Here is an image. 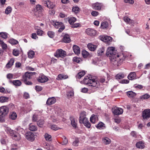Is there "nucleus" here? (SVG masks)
Listing matches in <instances>:
<instances>
[{
	"instance_id": "f257e3e1",
	"label": "nucleus",
	"mask_w": 150,
	"mask_h": 150,
	"mask_svg": "<svg viewBox=\"0 0 150 150\" xmlns=\"http://www.w3.org/2000/svg\"><path fill=\"white\" fill-rule=\"evenodd\" d=\"M106 55L110 57L112 63L115 65L118 66L125 59V57H122V56H119L116 54V51L113 47H109L107 50Z\"/></svg>"
},
{
	"instance_id": "f03ea898",
	"label": "nucleus",
	"mask_w": 150,
	"mask_h": 150,
	"mask_svg": "<svg viewBox=\"0 0 150 150\" xmlns=\"http://www.w3.org/2000/svg\"><path fill=\"white\" fill-rule=\"evenodd\" d=\"M83 82L84 84L88 85L89 89L91 90L92 92L95 91L99 86L98 82L94 79H90L88 76H86L84 78Z\"/></svg>"
},
{
	"instance_id": "7ed1b4c3",
	"label": "nucleus",
	"mask_w": 150,
	"mask_h": 150,
	"mask_svg": "<svg viewBox=\"0 0 150 150\" xmlns=\"http://www.w3.org/2000/svg\"><path fill=\"white\" fill-rule=\"evenodd\" d=\"M8 109L6 106H3L0 108V122L4 121L5 117L8 113Z\"/></svg>"
},
{
	"instance_id": "20e7f679",
	"label": "nucleus",
	"mask_w": 150,
	"mask_h": 150,
	"mask_svg": "<svg viewBox=\"0 0 150 150\" xmlns=\"http://www.w3.org/2000/svg\"><path fill=\"white\" fill-rule=\"evenodd\" d=\"M66 52L62 49L58 50L54 54L55 56L57 57H61L63 58L66 56Z\"/></svg>"
},
{
	"instance_id": "39448f33",
	"label": "nucleus",
	"mask_w": 150,
	"mask_h": 150,
	"mask_svg": "<svg viewBox=\"0 0 150 150\" xmlns=\"http://www.w3.org/2000/svg\"><path fill=\"white\" fill-rule=\"evenodd\" d=\"M42 10V8L40 5H37L34 9L35 15L37 17H40Z\"/></svg>"
},
{
	"instance_id": "423d86ee",
	"label": "nucleus",
	"mask_w": 150,
	"mask_h": 150,
	"mask_svg": "<svg viewBox=\"0 0 150 150\" xmlns=\"http://www.w3.org/2000/svg\"><path fill=\"white\" fill-rule=\"evenodd\" d=\"M35 73L27 72L25 73L24 75L23 76L22 80L23 81H26L32 78V76L34 75Z\"/></svg>"
},
{
	"instance_id": "0eeeda50",
	"label": "nucleus",
	"mask_w": 150,
	"mask_h": 150,
	"mask_svg": "<svg viewBox=\"0 0 150 150\" xmlns=\"http://www.w3.org/2000/svg\"><path fill=\"white\" fill-rule=\"evenodd\" d=\"M42 1L44 5L49 8L52 9L55 7V5L48 0H42Z\"/></svg>"
},
{
	"instance_id": "6e6552de",
	"label": "nucleus",
	"mask_w": 150,
	"mask_h": 150,
	"mask_svg": "<svg viewBox=\"0 0 150 150\" xmlns=\"http://www.w3.org/2000/svg\"><path fill=\"white\" fill-rule=\"evenodd\" d=\"M48 80L47 77L42 74H40L37 79L39 82L42 83L47 81Z\"/></svg>"
},
{
	"instance_id": "1a4fd4ad",
	"label": "nucleus",
	"mask_w": 150,
	"mask_h": 150,
	"mask_svg": "<svg viewBox=\"0 0 150 150\" xmlns=\"http://www.w3.org/2000/svg\"><path fill=\"white\" fill-rule=\"evenodd\" d=\"M25 137L28 140L33 141L34 140L35 138L34 134L31 132H28L25 134Z\"/></svg>"
},
{
	"instance_id": "9d476101",
	"label": "nucleus",
	"mask_w": 150,
	"mask_h": 150,
	"mask_svg": "<svg viewBox=\"0 0 150 150\" xmlns=\"http://www.w3.org/2000/svg\"><path fill=\"white\" fill-rule=\"evenodd\" d=\"M102 4L100 3L97 2L92 4V8L95 10H100L102 7Z\"/></svg>"
},
{
	"instance_id": "9b49d317",
	"label": "nucleus",
	"mask_w": 150,
	"mask_h": 150,
	"mask_svg": "<svg viewBox=\"0 0 150 150\" xmlns=\"http://www.w3.org/2000/svg\"><path fill=\"white\" fill-rule=\"evenodd\" d=\"M142 117L144 119H147L150 117V109H146L143 112Z\"/></svg>"
},
{
	"instance_id": "f8f14e48",
	"label": "nucleus",
	"mask_w": 150,
	"mask_h": 150,
	"mask_svg": "<svg viewBox=\"0 0 150 150\" xmlns=\"http://www.w3.org/2000/svg\"><path fill=\"white\" fill-rule=\"evenodd\" d=\"M112 111L114 114L119 115L123 113V110L121 108L116 107L112 109Z\"/></svg>"
},
{
	"instance_id": "ddd939ff",
	"label": "nucleus",
	"mask_w": 150,
	"mask_h": 150,
	"mask_svg": "<svg viewBox=\"0 0 150 150\" xmlns=\"http://www.w3.org/2000/svg\"><path fill=\"white\" fill-rule=\"evenodd\" d=\"M87 119H88L86 117V112L84 111L82 112L80 115L79 122L81 123L84 120Z\"/></svg>"
},
{
	"instance_id": "4468645a",
	"label": "nucleus",
	"mask_w": 150,
	"mask_h": 150,
	"mask_svg": "<svg viewBox=\"0 0 150 150\" xmlns=\"http://www.w3.org/2000/svg\"><path fill=\"white\" fill-rule=\"evenodd\" d=\"M86 32L88 35L91 36H95L96 33V30L90 28H88L86 30Z\"/></svg>"
},
{
	"instance_id": "2eb2a0df",
	"label": "nucleus",
	"mask_w": 150,
	"mask_h": 150,
	"mask_svg": "<svg viewBox=\"0 0 150 150\" xmlns=\"http://www.w3.org/2000/svg\"><path fill=\"white\" fill-rule=\"evenodd\" d=\"M70 119L72 126L74 128H76L77 127V120L72 116L70 117Z\"/></svg>"
},
{
	"instance_id": "dca6fc26",
	"label": "nucleus",
	"mask_w": 150,
	"mask_h": 150,
	"mask_svg": "<svg viewBox=\"0 0 150 150\" xmlns=\"http://www.w3.org/2000/svg\"><path fill=\"white\" fill-rule=\"evenodd\" d=\"M56 101V98L54 97L49 98L46 101V104L48 105H50L54 104Z\"/></svg>"
},
{
	"instance_id": "f3484780",
	"label": "nucleus",
	"mask_w": 150,
	"mask_h": 150,
	"mask_svg": "<svg viewBox=\"0 0 150 150\" xmlns=\"http://www.w3.org/2000/svg\"><path fill=\"white\" fill-rule=\"evenodd\" d=\"M98 121V116L96 115H92L90 118V122L93 124H95Z\"/></svg>"
},
{
	"instance_id": "a211bd4d",
	"label": "nucleus",
	"mask_w": 150,
	"mask_h": 150,
	"mask_svg": "<svg viewBox=\"0 0 150 150\" xmlns=\"http://www.w3.org/2000/svg\"><path fill=\"white\" fill-rule=\"evenodd\" d=\"M136 75L135 72H130L128 75L127 78L129 80H133L137 79Z\"/></svg>"
},
{
	"instance_id": "6ab92c4d",
	"label": "nucleus",
	"mask_w": 150,
	"mask_h": 150,
	"mask_svg": "<svg viewBox=\"0 0 150 150\" xmlns=\"http://www.w3.org/2000/svg\"><path fill=\"white\" fill-rule=\"evenodd\" d=\"M74 51L75 53L79 55L80 53V49L78 46L76 45H74L73 47Z\"/></svg>"
},
{
	"instance_id": "aec40b11",
	"label": "nucleus",
	"mask_w": 150,
	"mask_h": 150,
	"mask_svg": "<svg viewBox=\"0 0 150 150\" xmlns=\"http://www.w3.org/2000/svg\"><path fill=\"white\" fill-rule=\"evenodd\" d=\"M112 38L109 36H104L102 37V40L105 42H108L109 41H111L112 40Z\"/></svg>"
},
{
	"instance_id": "412c9836",
	"label": "nucleus",
	"mask_w": 150,
	"mask_h": 150,
	"mask_svg": "<svg viewBox=\"0 0 150 150\" xmlns=\"http://www.w3.org/2000/svg\"><path fill=\"white\" fill-rule=\"evenodd\" d=\"M12 138L14 140L16 141H18L21 139V136L20 134L18 132H16L12 136Z\"/></svg>"
},
{
	"instance_id": "4be33fe9",
	"label": "nucleus",
	"mask_w": 150,
	"mask_h": 150,
	"mask_svg": "<svg viewBox=\"0 0 150 150\" xmlns=\"http://www.w3.org/2000/svg\"><path fill=\"white\" fill-rule=\"evenodd\" d=\"M5 130L7 133L9 134L11 136H12L16 132L12 130L9 127H7L5 129Z\"/></svg>"
},
{
	"instance_id": "5701e85b",
	"label": "nucleus",
	"mask_w": 150,
	"mask_h": 150,
	"mask_svg": "<svg viewBox=\"0 0 150 150\" xmlns=\"http://www.w3.org/2000/svg\"><path fill=\"white\" fill-rule=\"evenodd\" d=\"M88 49L91 51H94L96 49L97 47L96 45H94L91 43H89L87 45Z\"/></svg>"
},
{
	"instance_id": "b1692460",
	"label": "nucleus",
	"mask_w": 150,
	"mask_h": 150,
	"mask_svg": "<svg viewBox=\"0 0 150 150\" xmlns=\"http://www.w3.org/2000/svg\"><path fill=\"white\" fill-rule=\"evenodd\" d=\"M17 117V115L15 112H11L10 113L9 118L12 120H15Z\"/></svg>"
},
{
	"instance_id": "393cba45",
	"label": "nucleus",
	"mask_w": 150,
	"mask_h": 150,
	"mask_svg": "<svg viewBox=\"0 0 150 150\" xmlns=\"http://www.w3.org/2000/svg\"><path fill=\"white\" fill-rule=\"evenodd\" d=\"M71 39L69 35L67 34H65L63 38V41L66 43H69L70 42Z\"/></svg>"
},
{
	"instance_id": "a878e982",
	"label": "nucleus",
	"mask_w": 150,
	"mask_h": 150,
	"mask_svg": "<svg viewBox=\"0 0 150 150\" xmlns=\"http://www.w3.org/2000/svg\"><path fill=\"white\" fill-rule=\"evenodd\" d=\"M82 123L84 124L85 126L88 128H91V125L88 119L86 120L85 121L84 120L83 122H82Z\"/></svg>"
},
{
	"instance_id": "bb28decb",
	"label": "nucleus",
	"mask_w": 150,
	"mask_h": 150,
	"mask_svg": "<svg viewBox=\"0 0 150 150\" xmlns=\"http://www.w3.org/2000/svg\"><path fill=\"white\" fill-rule=\"evenodd\" d=\"M136 146L138 148L141 149H143L144 147V143L141 141L137 142L136 144Z\"/></svg>"
},
{
	"instance_id": "cd10ccee",
	"label": "nucleus",
	"mask_w": 150,
	"mask_h": 150,
	"mask_svg": "<svg viewBox=\"0 0 150 150\" xmlns=\"http://www.w3.org/2000/svg\"><path fill=\"white\" fill-rule=\"evenodd\" d=\"M104 49L102 47L99 49L97 52V54L98 56H101L104 53Z\"/></svg>"
},
{
	"instance_id": "c85d7f7f",
	"label": "nucleus",
	"mask_w": 150,
	"mask_h": 150,
	"mask_svg": "<svg viewBox=\"0 0 150 150\" xmlns=\"http://www.w3.org/2000/svg\"><path fill=\"white\" fill-rule=\"evenodd\" d=\"M127 95L129 98H133L135 96L136 94L132 91H129L127 93Z\"/></svg>"
},
{
	"instance_id": "c756f323",
	"label": "nucleus",
	"mask_w": 150,
	"mask_h": 150,
	"mask_svg": "<svg viewBox=\"0 0 150 150\" xmlns=\"http://www.w3.org/2000/svg\"><path fill=\"white\" fill-rule=\"evenodd\" d=\"M76 19L74 17L68 18V21L69 23L72 25L76 21Z\"/></svg>"
},
{
	"instance_id": "7c9ffc66",
	"label": "nucleus",
	"mask_w": 150,
	"mask_h": 150,
	"mask_svg": "<svg viewBox=\"0 0 150 150\" xmlns=\"http://www.w3.org/2000/svg\"><path fill=\"white\" fill-rule=\"evenodd\" d=\"M85 74L84 71H82L79 72L76 76V79H80Z\"/></svg>"
},
{
	"instance_id": "2f4dec72",
	"label": "nucleus",
	"mask_w": 150,
	"mask_h": 150,
	"mask_svg": "<svg viewBox=\"0 0 150 150\" xmlns=\"http://www.w3.org/2000/svg\"><path fill=\"white\" fill-rule=\"evenodd\" d=\"M14 59H10L9 62L6 65V67L8 68H10L13 64Z\"/></svg>"
},
{
	"instance_id": "473e14b6",
	"label": "nucleus",
	"mask_w": 150,
	"mask_h": 150,
	"mask_svg": "<svg viewBox=\"0 0 150 150\" xmlns=\"http://www.w3.org/2000/svg\"><path fill=\"white\" fill-rule=\"evenodd\" d=\"M104 124L102 122H99L98 124L96 125V127L99 129H102L104 128Z\"/></svg>"
},
{
	"instance_id": "72a5a7b5",
	"label": "nucleus",
	"mask_w": 150,
	"mask_h": 150,
	"mask_svg": "<svg viewBox=\"0 0 150 150\" xmlns=\"http://www.w3.org/2000/svg\"><path fill=\"white\" fill-rule=\"evenodd\" d=\"M29 128L31 131H35L37 129V127L33 125L32 124H30L29 125Z\"/></svg>"
},
{
	"instance_id": "f704fd0d",
	"label": "nucleus",
	"mask_w": 150,
	"mask_h": 150,
	"mask_svg": "<svg viewBox=\"0 0 150 150\" xmlns=\"http://www.w3.org/2000/svg\"><path fill=\"white\" fill-rule=\"evenodd\" d=\"M150 97V96L149 94L146 93L143 95L141 96L140 97V98L142 100H143L145 99L149 98Z\"/></svg>"
},
{
	"instance_id": "c9c22d12",
	"label": "nucleus",
	"mask_w": 150,
	"mask_h": 150,
	"mask_svg": "<svg viewBox=\"0 0 150 150\" xmlns=\"http://www.w3.org/2000/svg\"><path fill=\"white\" fill-rule=\"evenodd\" d=\"M108 23L107 22H104L102 23L101 25V28L103 29L106 28L108 26Z\"/></svg>"
},
{
	"instance_id": "e433bc0d",
	"label": "nucleus",
	"mask_w": 150,
	"mask_h": 150,
	"mask_svg": "<svg viewBox=\"0 0 150 150\" xmlns=\"http://www.w3.org/2000/svg\"><path fill=\"white\" fill-rule=\"evenodd\" d=\"M103 142L106 144H109L110 142V140L108 137H105L103 139Z\"/></svg>"
},
{
	"instance_id": "4c0bfd02",
	"label": "nucleus",
	"mask_w": 150,
	"mask_h": 150,
	"mask_svg": "<svg viewBox=\"0 0 150 150\" xmlns=\"http://www.w3.org/2000/svg\"><path fill=\"white\" fill-rule=\"evenodd\" d=\"M13 84L16 86H19L21 84V82L19 80H14L13 81Z\"/></svg>"
},
{
	"instance_id": "58836bf2",
	"label": "nucleus",
	"mask_w": 150,
	"mask_h": 150,
	"mask_svg": "<svg viewBox=\"0 0 150 150\" xmlns=\"http://www.w3.org/2000/svg\"><path fill=\"white\" fill-rule=\"evenodd\" d=\"M125 77V75L123 74H117L115 76L116 79H122L124 78Z\"/></svg>"
},
{
	"instance_id": "ea45409f",
	"label": "nucleus",
	"mask_w": 150,
	"mask_h": 150,
	"mask_svg": "<svg viewBox=\"0 0 150 150\" xmlns=\"http://www.w3.org/2000/svg\"><path fill=\"white\" fill-rule=\"evenodd\" d=\"M34 52L32 50L29 51L28 53V57L30 58H33L34 57Z\"/></svg>"
},
{
	"instance_id": "a19ab883",
	"label": "nucleus",
	"mask_w": 150,
	"mask_h": 150,
	"mask_svg": "<svg viewBox=\"0 0 150 150\" xmlns=\"http://www.w3.org/2000/svg\"><path fill=\"white\" fill-rule=\"evenodd\" d=\"M0 36L4 39L7 38L8 37V33L6 32H1L0 33Z\"/></svg>"
},
{
	"instance_id": "79ce46f5",
	"label": "nucleus",
	"mask_w": 150,
	"mask_h": 150,
	"mask_svg": "<svg viewBox=\"0 0 150 150\" xmlns=\"http://www.w3.org/2000/svg\"><path fill=\"white\" fill-rule=\"evenodd\" d=\"M44 137L47 141H50L51 140V136L47 133L45 134Z\"/></svg>"
},
{
	"instance_id": "37998d69",
	"label": "nucleus",
	"mask_w": 150,
	"mask_h": 150,
	"mask_svg": "<svg viewBox=\"0 0 150 150\" xmlns=\"http://www.w3.org/2000/svg\"><path fill=\"white\" fill-rule=\"evenodd\" d=\"M63 24L62 22H55L54 25L55 27L56 28H58L59 27L62 25Z\"/></svg>"
},
{
	"instance_id": "c03bdc74",
	"label": "nucleus",
	"mask_w": 150,
	"mask_h": 150,
	"mask_svg": "<svg viewBox=\"0 0 150 150\" xmlns=\"http://www.w3.org/2000/svg\"><path fill=\"white\" fill-rule=\"evenodd\" d=\"M8 100V98L4 97L1 96L0 97V102L1 103H4L7 102Z\"/></svg>"
},
{
	"instance_id": "a18cd8bd",
	"label": "nucleus",
	"mask_w": 150,
	"mask_h": 150,
	"mask_svg": "<svg viewBox=\"0 0 150 150\" xmlns=\"http://www.w3.org/2000/svg\"><path fill=\"white\" fill-rule=\"evenodd\" d=\"M80 11L79 8L78 7L76 6L72 8V11L73 12H74L75 13H78Z\"/></svg>"
},
{
	"instance_id": "49530a36",
	"label": "nucleus",
	"mask_w": 150,
	"mask_h": 150,
	"mask_svg": "<svg viewBox=\"0 0 150 150\" xmlns=\"http://www.w3.org/2000/svg\"><path fill=\"white\" fill-rule=\"evenodd\" d=\"M47 35L50 38H53L54 35V33L52 31H49L47 32Z\"/></svg>"
},
{
	"instance_id": "de8ad7c7",
	"label": "nucleus",
	"mask_w": 150,
	"mask_h": 150,
	"mask_svg": "<svg viewBox=\"0 0 150 150\" xmlns=\"http://www.w3.org/2000/svg\"><path fill=\"white\" fill-rule=\"evenodd\" d=\"M9 42L13 45H16L18 43V42L13 39H10L9 41Z\"/></svg>"
},
{
	"instance_id": "09e8293b",
	"label": "nucleus",
	"mask_w": 150,
	"mask_h": 150,
	"mask_svg": "<svg viewBox=\"0 0 150 150\" xmlns=\"http://www.w3.org/2000/svg\"><path fill=\"white\" fill-rule=\"evenodd\" d=\"M82 54L83 57L85 58L88 55V53L85 50H83L82 51Z\"/></svg>"
},
{
	"instance_id": "8fccbe9b",
	"label": "nucleus",
	"mask_w": 150,
	"mask_h": 150,
	"mask_svg": "<svg viewBox=\"0 0 150 150\" xmlns=\"http://www.w3.org/2000/svg\"><path fill=\"white\" fill-rule=\"evenodd\" d=\"M12 8L10 6L8 7L6 9L5 11V13L8 14L11 12Z\"/></svg>"
},
{
	"instance_id": "3c124183",
	"label": "nucleus",
	"mask_w": 150,
	"mask_h": 150,
	"mask_svg": "<svg viewBox=\"0 0 150 150\" xmlns=\"http://www.w3.org/2000/svg\"><path fill=\"white\" fill-rule=\"evenodd\" d=\"M36 32L37 34L39 36L42 35L44 33L43 31L40 29H37Z\"/></svg>"
},
{
	"instance_id": "603ef678",
	"label": "nucleus",
	"mask_w": 150,
	"mask_h": 150,
	"mask_svg": "<svg viewBox=\"0 0 150 150\" xmlns=\"http://www.w3.org/2000/svg\"><path fill=\"white\" fill-rule=\"evenodd\" d=\"M13 54L15 56H18L19 54V51L17 50L14 49L13 52Z\"/></svg>"
},
{
	"instance_id": "864d4df0",
	"label": "nucleus",
	"mask_w": 150,
	"mask_h": 150,
	"mask_svg": "<svg viewBox=\"0 0 150 150\" xmlns=\"http://www.w3.org/2000/svg\"><path fill=\"white\" fill-rule=\"evenodd\" d=\"M44 123V121L42 119L40 120H38L37 122V124L39 126L41 127V126Z\"/></svg>"
},
{
	"instance_id": "5fc2aeb1",
	"label": "nucleus",
	"mask_w": 150,
	"mask_h": 150,
	"mask_svg": "<svg viewBox=\"0 0 150 150\" xmlns=\"http://www.w3.org/2000/svg\"><path fill=\"white\" fill-rule=\"evenodd\" d=\"M80 58L77 57H75L73 58V61L77 63H79L80 62Z\"/></svg>"
},
{
	"instance_id": "6e6d98bb",
	"label": "nucleus",
	"mask_w": 150,
	"mask_h": 150,
	"mask_svg": "<svg viewBox=\"0 0 150 150\" xmlns=\"http://www.w3.org/2000/svg\"><path fill=\"white\" fill-rule=\"evenodd\" d=\"M7 78L9 79H11L13 78V75L12 74L9 73L6 75Z\"/></svg>"
},
{
	"instance_id": "4d7b16f0",
	"label": "nucleus",
	"mask_w": 150,
	"mask_h": 150,
	"mask_svg": "<svg viewBox=\"0 0 150 150\" xmlns=\"http://www.w3.org/2000/svg\"><path fill=\"white\" fill-rule=\"evenodd\" d=\"M80 24L79 23L73 24L71 25V27L72 28H76L80 26Z\"/></svg>"
},
{
	"instance_id": "13d9d810",
	"label": "nucleus",
	"mask_w": 150,
	"mask_h": 150,
	"mask_svg": "<svg viewBox=\"0 0 150 150\" xmlns=\"http://www.w3.org/2000/svg\"><path fill=\"white\" fill-rule=\"evenodd\" d=\"M67 95L69 97H71L74 95V93L73 91H70L67 93Z\"/></svg>"
},
{
	"instance_id": "bf43d9fd",
	"label": "nucleus",
	"mask_w": 150,
	"mask_h": 150,
	"mask_svg": "<svg viewBox=\"0 0 150 150\" xmlns=\"http://www.w3.org/2000/svg\"><path fill=\"white\" fill-rule=\"evenodd\" d=\"M130 135L135 138H137V133L135 131H132L130 133Z\"/></svg>"
},
{
	"instance_id": "052dcab7",
	"label": "nucleus",
	"mask_w": 150,
	"mask_h": 150,
	"mask_svg": "<svg viewBox=\"0 0 150 150\" xmlns=\"http://www.w3.org/2000/svg\"><path fill=\"white\" fill-rule=\"evenodd\" d=\"M79 142V140L78 139H76L73 142V145L75 146L78 145V144Z\"/></svg>"
},
{
	"instance_id": "680f3d73",
	"label": "nucleus",
	"mask_w": 150,
	"mask_h": 150,
	"mask_svg": "<svg viewBox=\"0 0 150 150\" xmlns=\"http://www.w3.org/2000/svg\"><path fill=\"white\" fill-rule=\"evenodd\" d=\"M91 14L93 16H96L98 15L99 13L98 12L94 11L91 12Z\"/></svg>"
},
{
	"instance_id": "e2e57ef3",
	"label": "nucleus",
	"mask_w": 150,
	"mask_h": 150,
	"mask_svg": "<svg viewBox=\"0 0 150 150\" xmlns=\"http://www.w3.org/2000/svg\"><path fill=\"white\" fill-rule=\"evenodd\" d=\"M124 2L126 3H128L131 4H133L134 1L133 0H124Z\"/></svg>"
},
{
	"instance_id": "0e129e2a",
	"label": "nucleus",
	"mask_w": 150,
	"mask_h": 150,
	"mask_svg": "<svg viewBox=\"0 0 150 150\" xmlns=\"http://www.w3.org/2000/svg\"><path fill=\"white\" fill-rule=\"evenodd\" d=\"M64 137V140H63V142H62L61 144L63 145H65L66 144L68 143V140L66 139V137Z\"/></svg>"
},
{
	"instance_id": "69168bd1",
	"label": "nucleus",
	"mask_w": 150,
	"mask_h": 150,
	"mask_svg": "<svg viewBox=\"0 0 150 150\" xmlns=\"http://www.w3.org/2000/svg\"><path fill=\"white\" fill-rule=\"evenodd\" d=\"M32 119L33 121H36L38 120V115L36 114H34L33 117Z\"/></svg>"
},
{
	"instance_id": "338daca9",
	"label": "nucleus",
	"mask_w": 150,
	"mask_h": 150,
	"mask_svg": "<svg viewBox=\"0 0 150 150\" xmlns=\"http://www.w3.org/2000/svg\"><path fill=\"white\" fill-rule=\"evenodd\" d=\"M51 129L53 130H57L59 128L57 127L56 125H51Z\"/></svg>"
},
{
	"instance_id": "774afa93",
	"label": "nucleus",
	"mask_w": 150,
	"mask_h": 150,
	"mask_svg": "<svg viewBox=\"0 0 150 150\" xmlns=\"http://www.w3.org/2000/svg\"><path fill=\"white\" fill-rule=\"evenodd\" d=\"M35 89L37 91H40L42 89V88L41 86H35Z\"/></svg>"
}]
</instances>
